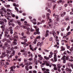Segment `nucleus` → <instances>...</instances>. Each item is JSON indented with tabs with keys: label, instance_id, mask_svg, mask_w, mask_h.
<instances>
[{
	"label": "nucleus",
	"instance_id": "nucleus-13",
	"mask_svg": "<svg viewBox=\"0 0 73 73\" xmlns=\"http://www.w3.org/2000/svg\"><path fill=\"white\" fill-rule=\"evenodd\" d=\"M4 45L5 47H8L9 48V49H10V46L8 44H7L6 43H5Z\"/></svg>",
	"mask_w": 73,
	"mask_h": 73
},
{
	"label": "nucleus",
	"instance_id": "nucleus-51",
	"mask_svg": "<svg viewBox=\"0 0 73 73\" xmlns=\"http://www.w3.org/2000/svg\"><path fill=\"white\" fill-rule=\"evenodd\" d=\"M29 68L30 69H32V66H30Z\"/></svg>",
	"mask_w": 73,
	"mask_h": 73
},
{
	"label": "nucleus",
	"instance_id": "nucleus-58",
	"mask_svg": "<svg viewBox=\"0 0 73 73\" xmlns=\"http://www.w3.org/2000/svg\"><path fill=\"white\" fill-rule=\"evenodd\" d=\"M53 53L52 52H50V55H52H52H53Z\"/></svg>",
	"mask_w": 73,
	"mask_h": 73
},
{
	"label": "nucleus",
	"instance_id": "nucleus-26",
	"mask_svg": "<svg viewBox=\"0 0 73 73\" xmlns=\"http://www.w3.org/2000/svg\"><path fill=\"white\" fill-rule=\"evenodd\" d=\"M54 62H56V61H57V58L54 57Z\"/></svg>",
	"mask_w": 73,
	"mask_h": 73
},
{
	"label": "nucleus",
	"instance_id": "nucleus-31",
	"mask_svg": "<svg viewBox=\"0 0 73 73\" xmlns=\"http://www.w3.org/2000/svg\"><path fill=\"white\" fill-rule=\"evenodd\" d=\"M17 23H18V24L19 25H21V23L20 21H17Z\"/></svg>",
	"mask_w": 73,
	"mask_h": 73
},
{
	"label": "nucleus",
	"instance_id": "nucleus-22",
	"mask_svg": "<svg viewBox=\"0 0 73 73\" xmlns=\"http://www.w3.org/2000/svg\"><path fill=\"white\" fill-rule=\"evenodd\" d=\"M0 24H1V25H4V22L3 21H0Z\"/></svg>",
	"mask_w": 73,
	"mask_h": 73
},
{
	"label": "nucleus",
	"instance_id": "nucleus-37",
	"mask_svg": "<svg viewBox=\"0 0 73 73\" xmlns=\"http://www.w3.org/2000/svg\"><path fill=\"white\" fill-rule=\"evenodd\" d=\"M49 41H53V38L51 37L49 39Z\"/></svg>",
	"mask_w": 73,
	"mask_h": 73
},
{
	"label": "nucleus",
	"instance_id": "nucleus-50",
	"mask_svg": "<svg viewBox=\"0 0 73 73\" xmlns=\"http://www.w3.org/2000/svg\"><path fill=\"white\" fill-rule=\"evenodd\" d=\"M62 24H63L64 25H66V23L65 22H63L62 23Z\"/></svg>",
	"mask_w": 73,
	"mask_h": 73
},
{
	"label": "nucleus",
	"instance_id": "nucleus-42",
	"mask_svg": "<svg viewBox=\"0 0 73 73\" xmlns=\"http://www.w3.org/2000/svg\"><path fill=\"white\" fill-rule=\"evenodd\" d=\"M66 59L67 60H69V58L68 56H66Z\"/></svg>",
	"mask_w": 73,
	"mask_h": 73
},
{
	"label": "nucleus",
	"instance_id": "nucleus-15",
	"mask_svg": "<svg viewBox=\"0 0 73 73\" xmlns=\"http://www.w3.org/2000/svg\"><path fill=\"white\" fill-rule=\"evenodd\" d=\"M34 63H35L36 65H37V60L35 58V60L34 61Z\"/></svg>",
	"mask_w": 73,
	"mask_h": 73
},
{
	"label": "nucleus",
	"instance_id": "nucleus-14",
	"mask_svg": "<svg viewBox=\"0 0 73 73\" xmlns=\"http://www.w3.org/2000/svg\"><path fill=\"white\" fill-rule=\"evenodd\" d=\"M1 10L3 11L4 12H5L6 13V12H7V11H6V9H5V8H4V7H2L1 8Z\"/></svg>",
	"mask_w": 73,
	"mask_h": 73
},
{
	"label": "nucleus",
	"instance_id": "nucleus-63",
	"mask_svg": "<svg viewBox=\"0 0 73 73\" xmlns=\"http://www.w3.org/2000/svg\"><path fill=\"white\" fill-rule=\"evenodd\" d=\"M61 70L62 71H64V69L63 68H61Z\"/></svg>",
	"mask_w": 73,
	"mask_h": 73
},
{
	"label": "nucleus",
	"instance_id": "nucleus-10",
	"mask_svg": "<svg viewBox=\"0 0 73 73\" xmlns=\"http://www.w3.org/2000/svg\"><path fill=\"white\" fill-rule=\"evenodd\" d=\"M48 33H49V31H46V33L45 34V37H48V36H49V34Z\"/></svg>",
	"mask_w": 73,
	"mask_h": 73
},
{
	"label": "nucleus",
	"instance_id": "nucleus-48",
	"mask_svg": "<svg viewBox=\"0 0 73 73\" xmlns=\"http://www.w3.org/2000/svg\"><path fill=\"white\" fill-rule=\"evenodd\" d=\"M50 1H52L53 3H56V1H54V0H49Z\"/></svg>",
	"mask_w": 73,
	"mask_h": 73
},
{
	"label": "nucleus",
	"instance_id": "nucleus-60",
	"mask_svg": "<svg viewBox=\"0 0 73 73\" xmlns=\"http://www.w3.org/2000/svg\"><path fill=\"white\" fill-rule=\"evenodd\" d=\"M45 69H46L45 68H42V70H45Z\"/></svg>",
	"mask_w": 73,
	"mask_h": 73
},
{
	"label": "nucleus",
	"instance_id": "nucleus-40",
	"mask_svg": "<svg viewBox=\"0 0 73 73\" xmlns=\"http://www.w3.org/2000/svg\"><path fill=\"white\" fill-rule=\"evenodd\" d=\"M55 54H57V53H58V51L57 50H55L54 51Z\"/></svg>",
	"mask_w": 73,
	"mask_h": 73
},
{
	"label": "nucleus",
	"instance_id": "nucleus-62",
	"mask_svg": "<svg viewBox=\"0 0 73 73\" xmlns=\"http://www.w3.org/2000/svg\"><path fill=\"white\" fill-rule=\"evenodd\" d=\"M33 73H37V72H36V71L35 70H34L33 71Z\"/></svg>",
	"mask_w": 73,
	"mask_h": 73
},
{
	"label": "nucleus",
	"instance_id": "nucleus-30",
	"mask_svg": "<svg viewBox=\"0 0 73 73\" xmlns=\"http://www.w3.org/2000/svg\"><path fill=\"white\" fill-rule=\"evenodd\" d=\"M28 66H25V69H26V70L27 71L29 70V69L28 68Z\"/></svg>",
	"mask_w": 73,
	"mask_h": 73
},
{
	"label": "nucleus",
	"instance_id": "nucleus-39",
	"mask_svg": "<svg viewBox=\"0 0 73 73\" xmlns=\"http://www.w3.org/2000/svg\"><path fill=\"white\" fill-rule=\"evenodd\" d=\"M42 24V23H41V22H38L37 23V25H39L40 24Z\"/></svg>",
	"mask_w": 73,
	"mask_h": 73
},
{
	"label": "nucleus",
	"instance_id": "nucleus-61",
	"mask_svg": "<svg viewBox=\"0 0 73 73\" xmlns=\"http://www.w3.org/2000/svg\"><path fill=\"white\" fill-rule=\"evenodd\" d=\"M29 61H32V58H29Z\"/></svg>",
	"mask_w": 73,
	"mask_h": 73
},
{
	"label": "nucleus",
	"instance_id": "nucleus-24",
	"mask_svg": "<svg viewBox=\"0 0 73 73\" xmlns=\"http://www.w3.org/2000/svg\"><path fill=\"white\" fill-rule=\"evenodd\" d=\"M37 41V39H35L34 40V41L33 42V44H36V42Z\"/></svg>",
	"mask_w": 73,
	"mask_h": 73
},
{
	"label": "nucleus",
	"instance_id": "nucleus-21",
	"mask_svg": "<svg viewBox=\"0 0 73 73\" xmlns=\"http://www.w3.org/2000/svg\"><path fill=\"white\" fill-rule=\"evenodd\" d=\"M44 58L45 59H46V60H49V57H47L46 56H44Z\"/></svg>",
	"mask_w": 73,
	"mask_h": 73
},
{
	"label": "nucleus",
	"instance_id": "nucleus-16",
	"mask_svg": "<svg viewBox=\"0 0 73 73\" xmlns=\"http://www.w3.org/2000/svg\"><path fill=\"white\" fill-rule=\"evenodd\" d=\"M37 46H39V47H41V43L40 42H38L37 44Z\"/></svg>",
	"mask_w": 73,
	"mask_h": 73
},
{
	"label": "nucleus",
	"instance_id": "nucleus-28",
	"mask_svg": "<svg viewBox=\"0 0 73 73\" xmlns=\"http://www.w3.org/2000/svg\"><path fill=\"white\" fill-rule=\"evenodd\" d=\"M70 29V26H69L67 27V28L66 29L67 31H69Z\"/></svg>",
	"mask_w": 73,
	"mask_h": 73
},
{
	"label": "nucleus",
	"instance_id": "nucleus-64",
	"mask_svg": "<svg viewBox=\"0 0 73 73\" xmlns=\"http://www.w3.org/2000/svg\"><path fill=\"white\" fill-rule=\"evenodd\" d=\"M70 15H73V12H72V11L70 13Z\"/></svg>",
	"mask_w": 73,
	"mask_h": 73
},
{
	"label": "nucleus",
	"instance_id": "nucleus-46",
	"mask_svg": "<svg viewBox=\"0 0 73 73\" xmlns=\"http://www.w3.org/2000/svg\"><path fill=\"white\" fill-rule=\"evenodd\" d=\"M7 10L8 12H11V10L9 9H7Z\"/></svg>",
	"mask_w": 73,
	"mask_h": 73
},
{
	"label": "nucleus",
	"instance_id": "nucleus-56",
	"mask_svg": "<svg viewBox=\"0 0 73 73\" xmlns=\"http://www.w3.org/2000/svg\"><path fill=\"white\" fill-rule=\"evenodd\" d=\"M54 57H55V58H57V55H56V54H54Z\"/></svg>",
	"mask_w": 73,
	"mask_h": 73
},
{
	"label": "nucleus",
	"instance_id": "nucleus-11",
	"mask_svg": "<svg viewBox=\"0 0 73 73\" xmlns=\"http://www.w3.org/2000/svg\"><path fill=\"white\" fill-rule=\"evenodd\" d=\"M4 57H5V54L4 52H3L2 56H1V58H3Z\"/></svg>",
	"mask_w": 73,
	"mask_h": 73
},
{
	"label": "nucleus",
	"instance_id": "nucleus-49",
	"mask_svg": "<svg viewBox=\"0 0 73 73\" xmlns=\"http://www.w3.org/2000/svg\"><path fill=\"white\" fill-rule=\"evenodd\" d=\"M25 20V19H21V21H24Z\"/></svg>",
	"mask_w": 73,
	"mask_h": 73
},
{
	"label": "nucleus",
	"instance_id": "nucleus-53",
	"mask_svg": "<svg viewBox=\"0 0 73 73\" xmlns=\"http://www.w3.org/2000/svg\"><path fill=\"white\" fill-rule=\"evenodd\" d=\"M4 16L5 17H8V15L6 14H5Z\"/></svg>",
	"mask_w": 73,
	"mask_h": 73
},
{
	"label": "nucleus",
	"instance_id": "nucleus-33",
	"mask_svg": "<svg viewBox=\"0 0 73 73\" xmlns=\"http://www.w3.org/2000/svg\"><path fill=\"white\" fill-rule=\"evenodd\" d=\"M12 29V27H9V28L8 29V31H9V30H11V29Z\"/></svg>",
	"mask_w": 73,
	"mask_h": 73
},
{
	"label": "nucleus",
	"instance_id": "nucleus-38",
	"mask_svg": "<svg viewBox=\"0 0 73 73\" xmlns=\"http://www.w3.org/2000/svg\"><path fill=\"white\" fill-rule=\"evenodd\" d=\"M21 44H23L24 45H25V44H26V42H21Z\"/></svg>",
	"mask_w": 73,
	"mask_h": 73
},
{
	"label": "nucleus",
	"instance_id": "nucleus-45",
	"mask_svg": "<svg viewBox=\"0 0 73 73\" xmlns=\"http://www.w3.org/2000/svg\"><path fill=\"white\" fill-rule=\"evenodd\" d=\"M50 15L48 13H47L46 14V16L47 17H48V16H49Z\"/></svg>",
	"mask_w": 73,
	"mask_h": 73
},
{
	"label": "nucleus",
	"instance_id": "nucleus-55",
	"mask_svg": "<svg viewBox=\"0 0 73 73\" xmlns=\"http://www.w3.org/2000/svg\"><path fill=\"white\" fill-rule=\"evenodd\" d=\"M48 56H49V58H51V57L52 56V55H49Z\"/></svg>",
	"mask_w": 73,
	"mask_h": 73
},
{
	"label": "nucleus",
	"instance_id": "nucleus-44",
	"mask_svg": "<svg viewBox=\"0 0 73 73\" xmlns=\"http://www.w3.org/2000/svg\"><path fill=\"white\" fill-rule=\"evenodd\" d=\"M6 7H7V8H9V7H10V5H6Z\"/></svg>",
	"mask_w": 73,
	"mask_h": 73
},
{
	"label": "nucleus",
	"instance_id": "nucleus-20",
	"mask_svg": "<svg viewBox=\"0 0 73 73\" xmlns=\"http://www.w3.org/2000/svg\"><path fill=\"white\" fill-rule=\"evenodd\" d=\"M19 66H21L22 68H23V67H24V66H25V65H24L23 63H21L20 64H19Z\"/></svg>",
	"mask_w": 73,
	"mask_h": 73
},
{
	"label": "nucleus",
	"instance_id": "nucleus-35",
	"mask_svg": "<svg viewBox=\"0 0 73 73\" xmlns=\"http://www.w3.org/2000/svg\"><path fill=\"white\" fill-rule=\"evenodd\" d=\"M12 21L11 20H10V21L9 23V25H11V22H12Z\"/></svg>",
	"mask_w": 73,
	"mask_h": 73
},
{
	"label": "nucleus",
	"instance_id": "nucleus-29",
	"mask_svg": "<svg viewBox=\"0 0 73 73\" xmlns=\"http://www.w3.org/2000/svg\"><path fill=\"white\" fill-rule=\"evenodd\" d=\"M15 10H16V11L17 12H19V9H17V7H15Z\"/></svg>",
	"mask_w": 73,
	"mask_h": 73
},
{
	"label": "nucleus",
	"instance_id": "nucleus-12",
	"mask_svg": "<svg viewBox=\"0 0 73 73\" xmlns=\"http://www.w3.org/2000/svg\"><path fill=\"white\" fill-rule=\"evenodd\" d=\"M3 40L4 41H7L8 42H9L10 44H11V42L8 39H6L5 38H4L3 39Z\"/></svg>",
	"mask_w": 73,
	"mask_h": 73
},
{
	"label": "nucleus",
	"instance_id": "nucleus-34",
	"mask_svg": "<svg viewBox=\"0 0 73 73\" xmlns=\"http://www.w3.org/2000/svg\"><path fill=\"white\" fill-rule=\"evenodd\" d=\"M14 38H18V35H15L14 36Z\"/></svg>",
	"mask_w": 73,
	"mask_h": 73
},
{
	"label": "nucleus",
	"instance_id": "nucleus-59",
	"mask_svg": "<svg viewBox=\"0 0 73 73\" xmlns=\"http://www.w3.org/2000/svg\"><path fill=\"white\" fill-rule=\"evenodd\" d=\"M69 61H71V62H72L73 61V59H69Z\"/></svg>",
	"mask_w": 73,
	"mask_h": 73
},
{
	"label": "nucleus",
	"instance_id": "nucleus-8",
	"mask_svg": "<svg viewBox=\"0 0 73 73\" xmlns=\"http://www.w3.org/2000/svg\"><path fill=\"white\" fill-rule=\"evenodd\" d=\"M66 70L68 72H72V70L70 68H66Z\"/></svg>",
	"mask_w": 73,
	"mask_h": 73
},
{
	"label": "nucleus",
	"instance_id": "nucleus-25",
	"mask_svg": "<svg viewBox=\"0 0 73 73\" xmlns=\"http://www.w3.org/2000/svg\"><path fill=\"white\" fill-rule=\"evenodd\" d=\"M46 71H44V73H48V72H49L48 71H49V70L48 69H46Z\"/></svg>",
	"mask_w": 73,
	"mask_h": 73
},
{
	"label": "nucleus",
	"instance_id": "nucleus-54",
	"mask_svg": "<svg viewBox=\"0 0 73 73\" xmlns=\"http://www.w3.org/2000/svg\"><path fill=\"white\" fill-rule=\"evenodd\" d=\"M30 31H31V32H33V31H35V30H34V29H31L30 30Z\"/></svg>",
	"mask_w": 73,
	"mask_h": 73
},
{
	"label": "nucleus",
	"instance_id": "nucleus-47",
	"mask_svg": "<svg viewBox=\"0 0 73 73\" xmlns=\"http://www.w3.org/2000/svg\"><path fill=\"white\" fill-rule=\"evenodd\" d=\"M28 45H29L28 44V43H26L25 45H24V46L25 47H26V46H28Z\"/></svg>",
	"mask_w": 73,
	"mask_h": 73
},
{
	"label": "nucleus",
	"instance_id": "nucleus-2",
	"mask_svg": "<svg viewBox=\"0 0 73 73\" xmlns=\"http://www.w3.org/2000/svg\"><path fill=\"white\" fill-rule=\"evenodd\" d=\"M33 27L34 28H35V29H36V31L37 32V34L38 35H39L40 33L38 31H39V28L37 27V26H34Z\"/></svg>",
	"mask_w": 73,
	"mask_h": 73
},
{
	"label": "nucleus",
	"instance_id": "nucleus-43",
	"mask_svg": "<svg viewBox=\"0 0 73 73\" xmlns=\"http://www.w3.org/2000/svg\"><path fill=\"white\" fill-rule=\"evenodd\" d=\"M47 9V12H49L50 13V10L49 9Z\"/></svg>",
	"mask_w": 73,
	"mask_h": 73
},
{
	"label": "nucleus",
	"instance_id": "nucleus-18",
	"mask_svg": "<svg viewBox=\"0 0 73 73\" xmlns=\"http://www.w3.org/2000/svg\"><path fill=\"white\" fill-rule=\"evenodd\" d=\"M64 38H65V39H66L67 40H68V38H67V36H63V39H64Z\"/></svg>",
	"mask_w": 73,
	"mask_h": 73
},
{
	"label": "nucleus",
	"instance_id": "nucleus-36",
	"mask_svg": "<svg viewBox=\"0 0 73 73\" xmlns=\"http://www.w3.org/2000/svg\"><path fill=\"white\" fill-rule=\"evenodd\" d=\"M54 69L55 70H57L58 69H57V68H56V66H55L54 68Z\"/></svg>",
	"mask_w": 73,
	"mask_h": 73
},
{
	"label": "nucleus",
	"instance_id": "nucleus-3",
	"mask_svg": "<svg viewBox=\"0 0 73 73\" xmlns=\"http://www.w3.org/2000/svg\"><path fill=\"white\" fill-rule=\"evenodd\" d=\"M31 21L33 23L34 25H36V24H37V22H34V21H36V19H33V20L31 19Z\"/></svg>",
	"mask_w": 73,
	"mask_h": 73
},
{
	"label": "nucleus",
	"instance_id": "nucleus-7",
	"mask_svg": "<svg viewBox=\"0 0 73 73\" xmlns=\"http://www.w3.org/2000/svg\"><path fill=\"white\" fill-rule=\"evenodd\" d=\"M15 68H16V66H12L11 68V71H12V72H13V71H14V73H15V71L13 70V69H15Z\"/></svg>",
	"mask_w": 73,
	"mask_h": 73
},
{
	"label": "nucleus",
	"instance_id": "nucleus-5",
	"mask_svg": "<svg viewBox=\"0 0 73 73\" xmlns=\"http://www.w3.org/2000/svg\"><path fill=\"white\" fill-rule=\"evenodd\" d=\"M65 57H66V56L64 55L62 57V58H61V60H63V63H66V60L65 59Z\"/></svg>",
	"mask_w": 73,
	"mask_h": 73
},
{
	"label": "nucleus",
	"instance_id": "nucleus-32",
	"mask_svg": "<svg viewBox=\"0 0 73 73\" xmlns=\"http://www.w3.org/2000/svg\"><path fill=\"white\" fill-rule=\"evenodd\" d=\"M27 32H30V31H31V29L30 28H28L27 29Z\"/></svg>",
	"mask_w": 73,
	"mask_h": 73
},
{
	"label": "nucleus",
	"instance_id": "nucleus-19",
	"mask_svg": "<svg viewBox=\"0 0 73 73\" xmlns=\"http://www.w3.org/2000/svg\"><path fill=\"white\" fill-rule=\"evenodd\" d=\"M52 34L53 36H54V37H55V36H56V33L55 32H54V31L53 32Z\"/></svg>",
	"mask_w": 73,
	"mask_h": 73
},
{
	"label": "nucleus",
	"instance_id": "nucleus-17",
	"mask_svg": "<svg viewBox=\"0 0 73 73\" xmlns=\"http://www.w3.org/2000/svg\"><path fill=\"white\" fill-rule=\"evenodd\" d=\"M60 51H63L65 50V48L63 46H61L60 47Z\"/></svg>",
	"mask_w": 73,
	"mask_h": 73
},
{
	"label": "nucleus",
	"instance_id": "nucleus-4",
	"mask_svg": "<svg viewBox=\"0 0 73 73\" xmlns=\"http://www.w3.org/2000/svg\"><path fill=\"white\" fill-rule=\"evenodd\" d=\"M4 61H5V60L2 59V60H0V63L2 66H4V62H3Z\"/></svg>",
	"mask_w": 73,
	"mask_h": 73
},
{
	"label": "nucleus",
	"instance_id": "nucleus-6",
	"mask_svg": "<svg viewBox=\"0 0 73 73\" xmlns=\"http://www.w3.org/2000/svg\"><path fill=\"white\" fill-rule=\"evenodd\" d=\"M45 63V64H46V66H49V67L50 68H51V67L52 66V65H49V64L48 63V62L46 61H43Z\"/></svg>",
	"mask_w": 73,
	"mask_h": 73
},
{
	"label": "nucleus",
	"instance_id": "nucleus-41",
	"mask_svg": "<svg viewBox=\"0 0 73 73\" xmlns=\"http://www.w3.org/2000/svg\"><path fill=\"white\" fill-rule=\"evenodd\" d=\"M14 48V49H12V50H13V49H17L18 48V47H17V46H15L14 47V48Z\"/></svg>",
	"mask_w": 73,
	"mask_h": 73
},
{
	"label": "nucleus",
	"instance_id": "nucleus-27",
	"mask_svg": "<svg viewBox=\"0 0 73 73\" xmlns=\"http://www.w3.org/2000/svg\"><path fill=\"white\" fill-rule=\"evenodd\" d=\"M10 33L11 34H12L13 33V30L12 29H10Z\"/></svg>",
	"mask_w": 73,
	"mask_h": 73
},
{
	"label": "nucleus",
	"instance_id": "nucleus-57",
	"mask_svg": "<svg viewBox=\"0 0 73 73\" xmlns=\"http://www.w3.org/2000/svg\"><path fill=\"white\" fill-rule=\"evenodd\" d=\"M61 30L62 31H64L65 30V29L64 28H62L61 29Z\"/></svg>",
	"mask_w": 73,
	"mask_h": 73
},
{
	"label": "nucleus",
	"instance_id": "nucleus-23",
	"mask_svg": "<svg viewBox=\"0 0 73 73\" xmlns=\"http://www.w3.org/2000/svg\"><path fill=\"white\" fill-rule=\"evenodd\" d=\"M22 54L24 55L25 57H27V52H24L23 54Z\"/></svg>",
	"mask_w": 73,
	"mask_h": 73
},
{
	"label": "nucleus",
	"instance_id": "nucleus-9",
	"mask_svg": "<svg viewBox=\"0 0 73 73\" xmlns=\"http://www.w3.org/2000/svg\"><path fill=\"white\" fill-rule=\"evenodd\" d=\"M13 45H16V44H17V40L14 39V40L13 42Z\"/></svg>",
	"mask_w": 73,
	"mask_h": 73
},
{
	"label": "nucleus",
	"instance_id": "nucleus-1",
	"mask_svg": "<svg viewBox=\"0 0 73 73\" xmlns=\"http://www.w3.org/2000/svg\"><path fill=\"white\" fill-rule=\"evenodd\" d=\"M12 49H14V48L12 47L11 48H10V50L9 51L8 50H6V53L7 54H7V57H8V59L7 61V62H10L11 61V59H9L10 58H12V57L13 56L15 55V51L13 50Z\"/></svg>",
	"mask_w": 73,
	"mask_h": 73
},
{
	"label": "nucleus",
	"instance_id": "nucleus-52",
	"mask_svg": "<svg viewBox=\"0 0 73 73\" xmlns=\"http://www.w3.org/2000/svg\"><path fill=\"white\" fill-rule=\"evenodd\" d=\"M39 60H42V57L41 56L39 58Z\"/></svg>",
	"mask_w": 73,
	"mask_h": 73
}]
</instances>
